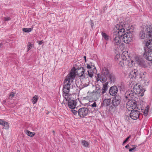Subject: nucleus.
Listing matches in <instances>:
<instances>
[{
  "mask_svg": "<svg viewBox=\"0 0 152 152\" xmlns=\"http://www.w3.org/2000/svg\"><path fill=\"white\" fill-rule=\"evenodd\" d=\"M123 36V40L125 43L128 44L132 41L133 36L131 33L127 32L126 34L124 33Z\"/></svg>",
  "mask_w": 152,
  "mask_h": 152,
  "instance_id": "obj_5",
  "label": "nucleus"
},
{
  "mask_svg": "<svg viewBox=\"0 0 152 152\" xmlns=\"http://www.w3.org/2000/svg\"><path fill=\"white\" fill-rule=\"evenodd\" d=\"M130 137L131 136L129 135V137H127L126 140L123 142V145H124L125 143L128 140Z\"/></svg>",
  "mask_w": 152,
  "mask_h": 152,
  "instance_id": "obj_41",
  "label": "nucleus"
},
{
  "mask_svg": "<svg viewBox=\"0 0 152 152\" xmlns=\"http://www.w3.org/2000/svg\"><path fill=\"white\" fill-rule=\"evenodd\" d=\"M71 96L68 100H64V102L65 101L66 102L68 103V105L69 107L71 109H73L75 107L76 104L75 103L74 101L73 100L71 99Z\"/></svg>",
  "mask_w": 152,
  "mask_h": 152,
  "instance_id": "obj_16",
  "label": "nucleus"
},
{
  "mask_svg": "<svg viewBox=\"0 0 152 152\" xmlns=\"http://www.w3.org/2000/svg\"><path fill=\"white\" fill-rule=\"evenodd\" d=\"M140 86L139 84H136L135 85L133 88V91H134V92H137V94L139 93L140 92Z\"/></svg>",
  "mask_w": 152,
  "mask_h": 152,
  "instance_id": "obj_22",
  "label": "nucleus"
},
{
  "mask_svg": "<svg viewBox=\"0 0 152 152\" xmlns=\"http://www.w3.org/2000/svg\"><path fill=\"white\" fill-rule=\"evenodd\" d=\"M88 113V110L85 107L80 108L78 111L79 116L81 117H83L86 116Z\"/></svg>",
  "mask_w": 152,
  "mask_h": 152,
  "instance_id": "obj_11",
  "label": "nucleus"
},
{
  "mask_svg": "<svg viewBox=\"0 0 152 152\" xmlns=\"http://www.w3.org/2000/svg\"><path fill=\"white\" fill-rule=\"evenodd\" d=\"M138 64L142 66H145V62L142 59H140L138 61Z\"/></svg>",
  "mask_w": 152,
  "mask_h": 152,
  "instance_id": "obj_27",
  "label": "nucleus"
},
{
  "mask_svg": "<svg viewBox=\"0 0 152 152\" xmlns=\"http://www.w3.org/2000/svg\"><path fill=\"white\" fill-rule=\"evenodd\" d=\"M124 63L126 65H127L130 68L132 67L134 64V61L130 60V58L127 60H125Z\"/></svg>",
  "mask_w": 152,
  "mask_h": 152,
  "instance_id": "obj_20",
  "label": "nucleus"
},
{
  "mask_svg": "<svg viewBox=\"0 0 152 152\" xmlns=\"http://www.w3.org/2000/svg\"><path fill=\"white\" fill-rule=\"evenodd\" d=\"M125 24L123 23H121L116 25L115 29L118 30L117 34L120 35H123L125 32Z\"/></svg>",
  "mask_w": 152,
  "mask_h": 152,
  "instance_id": "obj_3",
  "label": "nucleus"
},
{
  "mask_svg": "<svg viewBox=\"0 0 152 152\" xmlns=\"http://www.w3.org/2000/svg\"><path fill=\"white\" fill-rule=\"evenodd\" d=\"M136 107L135 101L132 100L131 99L129 100V101L127 103L126 106V108L129 111L136 109Z\"/></svg>",
  "mask_w": 152,
  "mask_h": 152,
  "instance_id": "obj_6",
  "label": "nucleus"
},
{
  "mask_svg": "<svg viewBox=\"0 0 152 152\" xmlns=\"http://www.w3.org/2000/svg\"><path fill=\"white\" fill-rule=\"evenodd\" d=\"M146 46L149 49L152 50V40H149L146 43Z\"/></svg>",
  "mask_w": 152,
  "mask_h": 152,
  "instance_id": "obj_23",
  "label": "nucleus"
},
{
  "mask_svg": "<svg viewBox=\"0 0 152 152\" xmlns=\"http://www.w3.org/2000/svg\"><path fill=\"white\" fill-rule=\"evenodd\" d=\"M121 55L119 53L117 54L115 56V59L116 60L120 61L121 59Z\"/></svg>",
  "mask_w": 152,
  "mask_h": 152,
  "instance_id": "obj_35",
  "label": "nucleus"
},
{
  "mask_svg": "<svg viewBox=\"0 0 152 152\" xmlns=\"http://www.w3.org/2000/svg\"><path fill=\"white\" fill-rule=\"evenodd\" d=\"M17 152H20V151L19 150H18L17 151Z\"/></svg>",
  "mask_w": 152,
  "mask_h": 152,
  "instance_id": "obj_52",
  "label": "nucleus"
},
{
  "mask_svg": "<svg viewBox=\"0 0 152 152\" xmlns=\"http://www.w3.org/2000/svg\"><path fill=\"white\" fill-rule=\"evenodd\" d=\"M139 72L136 69H132L130 72L129 75V77L130 79L134 80L138 78Z\"/></svg>",
  "mask_w": 152,
  "mask_h": 152,
  "instance_id": "obj_8",
  "label": "nucleus"
},
{
  "mask_svg": "<svg viewBox=\"0 0 152 152\" xmlns=\"http://www.w3.org/2000/svg\"><path fill=\"white\" fill-rule=\"evenodd\" d=\"M128 52L127 51H124L123 52L121 55V58L123 60H127L130 58L129 54H128Z\"/></svg>",
  "mask_w": 152,
  "mask_h": 152,
  "instance_id": "obj_19",
  "label": "nucleus"
},
{
  "mask_svg": "<svg viewBox=\"0 0 152 152\" xmlns=\"http://www.w3.org/2000/svg\"><path fill=\"white\" fill-rule=\"evenodd\" d=\"M147 34L151 37L152 36V25H147L145 30Z\"/></svg>",
  "mask_w": 152,
  "mask_h": 152,
  "instance_id": "obj_17",
  "label": "nucleus"
},
{
  "mask_svg": "<svg viewBox=\"0 0 152 152\" xmlns=\"http://www.w3.org/2000/svg\"><path fill=\"white\" fill-rule=\"evenodd\" d=\"M116 32H117V31H116ZM116 33H117V32H115V33L114 34H115H115Z\"/></svg>",
  "mask_w": 152,
  "mask_h": 152,
  "instance_id": "obj_53",
  "label": "nucleus"
},
{
  "mask_svg": "<svg viewBox=\"0 0 152 152\" xmlns=\"http://www.w3.org/2000/svg\"><path fill=\"white\" fill-rule=\"evenodd\" d=\"M10 20H11L10 18L8 17H6L4 18V21H7Z\"/></svg>",
  "mask_w": 152,
  "mask_h": 152,
  "instance_id": "obj_43",
  "label": "nucleus"
},
{
  "mask_svg": "<svg viewBox=\"0 0 152 152\" xmlns=\"http://www.w3.org/2000/svg\"><path fill=\"white\" fill-rule=\"evenodd\" d=\"M72 112L75 115H76L77 113V111L76 110H75L73 109H72L71 110Z\"/></svg>",
  "mask_w": 152,
  "mask_h": 152,
  "instance_id": "obj_42",
  "label": "nucleus"
},
{
  "mask_svg": "<svg viewBox=\"0 0 152 152\" xmlns=\"http://www.w3.org/2000/svg\"><path fill=\"white\" fill-rule=\"evenodd\" d=\"M102 35L106 41L109 40L110 38V36L105 33L102 32L101 33Z\"/></svg>",
  "mask_w": 152,
  "mask_h": 152,
  "instance_id": "obj_25",
  "label": "nucleus"
},
{
  "mask_svg": "<svg viewBox=\"0 0 152 152\" xmlns=\"http://www.w3.org/2000/svg\"><path fill=\"white\" fill-rule=\"evenodd\" d=\"M84 59H85V61H86V56H84Z\"/></svg>",
  "mask_w": 152,
  "mask_h": 152,
  "instance_id": "obj_48",
  "label": "nucleus"
},
{
  "mask_svg": "<svg viewBox=\"0 0 152 152\" xmlns=\"http://www.w3.org/2000/svg\"><path fill=\"white\" fill-rule=\"evenodd\" d=\"M74 68L75 69V76L76 75L79 77H81L83 76L85 71L83 67H78L76 69L75 67H73L71 70Z\"/></svg>",
  "mask_w": 152,
  "mask_h": 152,
  "instance_id": "obj_9",
  "label": "nucleus"
},
{
  "mask_svg": "<svg viewBox=\"0 0 152 152\" xmlns=\"http://www.w3.org/2000/svg\"><path fill=\"white\" fill-rule=\"evenodd\" d=\"M15 94H16L15 92H11L9 96V98L10 99H12L14 96H15Z\"/></svg>",
  "mask_w": 152,
  "mask_h": 152,
  "instance_id": "obj_37",
  "label": "nucleus"
},
{
  "mask_svg": "<svg viewBox=\"0 0 152 152\" xmlns=\"http://www.w3.org/2000/svg\"><path fill=\"white\" fill-rule=\"evenodd\" d=\"M144 56L147 60L152 61V51L149 50H145Z\"/></svg>",
  "mask_w": 152,
  "mask_h": 152,
  "instance_id": "obj_12",
  "label": "nucleus"
},
{
  "mask_svg": "<svg viewBox=\"0 0 152 152\" xmlns=\"http://www.w3.org/2000/svg\"><path fill=\"white\" fill-rule=\"evenodd\" d=\"M121 101V97L119 96H115L112 101L113 104L115 106H118Z\"/></svg>",
  "mask_w": 152,
  "mask_h": 152,
  "instance_id": "obj_13",
  "label": "nucleus"
},
{
  "mask_svg": "<svg viewBox=\"0 0 152 152\" xmlns=\"http://www.w3.org/2000/svg\"><path fill=\"white\" fill-rule=\"evenodd\" d=\"M26 134L28 136L33 137L35 135V133L34 132H32L28 131H27L26 132Z\"/></svg>",
  "mask_w": 152,
  "mask_h": 152,
  "instance_id": "obj_31",
  "label": "nucleus"
},
{
  "mask_svg": "<svg viewBox=\"0 0 152 152\" xmlns=\"http://www.w3.org/2000/svg\"><path fill=\"white\" fill-rule=\"evenodd\" d=\"M52 132L53 133V134L55 135V131L54 130Z\"/></svg>",
  "mask_w": 152,
  "mask_h": 152,
  "instance_id": "obj_49",
  "label": "nucleus"
},
{
  "mask_svg": "<svg viewBox=\"0 0 152 152\" xmlns=\"http://www.w3.org/2000/svg\"><path fill=\"white\" fill-rule=\"evenodd\" d=\"M94 24L93 23H92V24L91 25L92 27H93V26Z\"/></svg>",
  "mask_w": 152,
  "mask_h": 152,
  "instance_id": "obj_51",
  "label": "nucleus"
},
{
  "mask_svg": "<svg viewBox=\"0 0 152 152\" xmlns=\"http://www.w3.org/2000/svg\"><path fill=\"white\" fill-rule=\"evenodd\" d=\"M146 73L141 72L139 74V78H144L145 77V75H146Z\"/></svg>",
  "mask_w": 152,
  "mask_h": 152,
  "instance_id": "obj_36",
  "label": "nucleus"
},
{
  "mask_svg": "<svg viewBox=\"0 0 152 152\" xmlns=\"http://www.w3.org/2000/svg\"><path fill=\"white\" fill-rule=\"evenodd\" d=\"M142 112L143 113L145 116H146L147 115L148 111V109H145V110H142Z\"/></svg>",
  "mask_w": 152,
  "mask_h": 152,
  "instance_id": "obj_38",
  "label": "nucleus"
},
{
  "mask_svg": "<svg viewBox=\"0 0 152 152\" xmlns=\"http://www.w3.org/2000/svg\"><path fill=\"white\" fill-rule=\"evenodd\" d=\"M119 61V64L121 67H123L125 65H126L124 63V60H122V58L121 60Z\"/></svg>",
  "mask_w": 152,
  "mask_h": 152,
  "instance_id": "obj_34",
  "label": "nucleus"
},
{
  "mask_svg": "<svg viewBox=\"0 0 152 152\" xmlns=\"http://www.w3.org/2000/svg\"><path fill=\"white\" fill-rule=\"evenodd\" d=\"M129 147V144H127V145H126L125 146V148H128Z\"/></svg>",
  "mask_w": 152,
  "mask_h": 152,
  "instance_id": "obj_47",
  "label": "nucleus"
},
{
  "mask_svg": "<svg viewBox=\"0 0 152 152\" xmlns=\"http://www.w3.org/2000/svg\"><path fill=\"white\" fill-rule=\"evenodd\" d=\"M34 45L31 42H28L27 45V51H28L32 48Z\"/></svg>",
  "mask_w": 152,
  "mask_h": 152,
  "instance_id": "obj_26",
  "label": "nucleus"
},
{
  "mask_svg": "<svg viewBox=\"0 0 152 152\" xmlns=\"http://www.w3.org/2000/svg\"><path fill=\"white\" fill-rule=\"evenodd\" d=\"M43 43V41H39L38 42V43L39 45H41Z\"/></svg>",
  "mask_w": 152,
  "mask_h": 152,
  "instance_id": "obj_46",
  "label": "nucleus"
},
{
  "mask_svg": "<svg viewBox=\"0 0 152 152\" xmlns=\"http://www.w3.org/2000/svg\"><path fill=\"white\" fill-rule=\"evenodd\" d=\"M88 75L89 77H92L93 76V74L92 72H90L88 70Z\"/></svg>",
  "mask_w": 152,
  "mask_h": 152,
  "instance_id": "obj_40",
  "label": "nucleus"
},
{
  "mask_svg": "<svg viewBox=\"0 0 152 152\" xmlns=\"http://www.w3.org/2000/svg\"><path fill=\"white\" fill-rule=\"evenodd\" d=\"M32 29L31 28H24L22 30L25 32H29L31 31Z\"/></svg>",
  "mask_w": 152,
  "mask_h": 152,
  "instance_id": "obj_32",
  "label": "nucleus"
},
{
  "mask_svg": "<svg viewBox=\"0 0 152 152\" xmlns=\"http://www.w3.org/2000/svg\"><path fill=\"white\" fill-rule=\"evenodd\" d=\"M98 91L99 92V91H102V94H104V93H105L106 92V91H107V90H105L104 89H101L100 88H99L98 89Z\"/></svg>",
  "mask_w": 152,
  "mask_h": 152,
  "instance_id": "obj_39",
  "label": "nucleus"
},
{
  "mask_svg": "<svg viewBox=\"0 0 152 152\" xmlns=\"http://www.w3.org/2000/svg\"><path fill=\"white\" fill-rule=\"evenodd\" d=\"M82 143L83 145L85 147H88L89 145V143L88 142L85 140H83L82 141Z\"/></svg>",
  "mask_w": 152,
  "mask_h": 152,
  "instance_id": "obj_30",
  "label": "nucleus"
},
{
  "mask_svg": "<svg viewBox=\"0 0 152 152\" xmlns=\"http://www.w3.org/2000/svg\"><path fill=\"white\" fill-rule=\"evenodd\" d=\"M131 147L129 148V151L130 152H133L136 149L137 146L135 145H131Z\"/></svg>",
  "mask_w": 152,
  "mask_h": 152,
  "instance_id": "obj_29",
  "label": "nucleus"
},
{
  "mask_svg": "<svg viewBox=\"0 0 152 152\" xmlns=\"http://www.w3.org/2000/svg\"><path fill=\"white\" fill-rule=\"evenodd\" d=\"M140 36L141 39H144L145 37V34L143 31H141L140 34Z\"/></svg>",
  "mask_w": 152,
  "mask_h": 152,
  "instance_id": "obj_33",
  "label": "nucleus"
},
{
  "mask_svg": "<svg viewBox=\"0 0 152 152\" xmlns=\"http://www.w3.org/2000/svg\"><path fill=\"white\" fill-rule=\"evenodd\" d=\"M87 67L88 69H90L92 68L91 66L89 64H88L87 65Z\"/></svg>",
  "mask_w": 152,
  "mask_h": 152,
  "instance_id": "obj_45",
  "label": "nucleus"
},
{
  "mask_svg": "<svg viewBox=\"0 0 152 152\" xmlns=\"http://www.w3.org/2000/svg\"><path fill=\"white\" fill-rule=\"evenodd\" d=\"M102 74L110 79V81H114L115 78L114 75L112 73H110L108 69L104 67L103 69Z\"/></svg>",
  "mask_w": 152,
  "mask_h": 152,
  "instance_id": "obj_4",
  "label": "nucleus"
},
{
  "mask_svg": "<svg viewBox=\"0 0 152 152\" xmlns=\"http://www.w3.org/2000/svg\"><path fill=\"white\" fill-rule=\"evenodd\" d=\"M131 111L130 116L132 119L136 120L140 116V113L138 110L135 109Z\"/></svg>",
  "mask_w": 152,
  "mask_h": 152,
  "instance_id": "obj_7",
  "label": "nucleus"
},
{
  "mask_svg": "<svg viewBox=\"0 0 152 152\" xmlns=\"http://www.w3.org/2000/svg\"><path fill=\"white\" fill-rule=\"evenodd\" d=\"M2 45V44L0 43V47H1Z\"/></svg>",
  "mask_w": 152,
  "mask_h": 152,
  "instance_id": "obj_50",
  "label": "nucleus"
},
{
  "mask_svg": "<svg viewBox=\"0 0 152 152\" xmlns=\"http://www.w3.org/2000/svg\"><path fill=\"white\" fill-rule=\"evenodd\" d=\"M111 102V99L110 98L105 99L104 100L102 105L104 106L109 105Z\"/></svg>",
  "mask_w": 152,
  "mask_h": 152,
  "instance_id": "obj_21",
  "label": "nucleus"
},
{
  "mask_svg": "<svg viewBox=\"0 0 152 152\" xmlns=\"http://www.w3.org/2000/svg\"><path fill=\"white\" fill-rule=\"evenodd\" d=\"M137 92H134L132 90H129L126 91L125 93V97L127 99H131V98L134 96L135 94H137Z\"/></svg>",
  "mask_w": 152,
  "mask_h": 152,
  "instance_id": "obj_10",
  "label": "nucleus"
},
{
  "mask_svg": "<svg viewBox=\"0 0 152 152\" xmlns=\"http://www.w3.org/2000/svg\"><path fill=\"white\" fill-rule=\"evenodd\" d=\"M75 70L74 68L71 70L65 79L64 82L65 84L63 86V91L64 93L63 95L64 101L68 100L72 96L71 94H69V93L70 91V85L75 77Z\"/></svg>",
  "mask_w": 152,
  "mask_h": 152,
  "instance_id": "obj_1",
  "label": "nucleus"
},
{
  "mask_svg": "<svg viewBox=\"0 0 152 152\" xmlns=\"http://www.w3.org/2000/svg\"><path fill=\"white\" fill-rule=\"evenodd\" d=\"M92 106L93 107H96V104L95 102H94V103L92 104Z\"/></svg>",
  "mask_w": 152,
  "mask_h": 152,
  "instance_id": "obj_44",
  "label": "nucleus"
},
{
  "mask_svg": "<svg viewBox=\"0 0 152 152\" xmlns=\"http://www.w3.org/2000/svg\"><path fill=\"white\" fill-rule=\"evenodd\" d=\"M122 36L123 35L117 34V33L114 34L112 42L114 46H120Z\"/></svg>",
  "mask_w": 152,
  "mask_h": 152,
  "instance_id": "obj_2",
  "label": "nucleus"
},
{
  "mask_svg": "<svg viewBox=\"0 0 152 152\" xmlns=\"http://www.w3.org/2000/svg\"><path fill=\"white\" fill-rule=\"evenodd\" d=\"M97 80L98 81H99L102 83L106 82L107 77L104 75H103L102 74L100 75L98 74L97 75Z\"/></svg>",
  "mask_w": 152,
  "mask_h": 152,
  "instance_id": "obj_15",
  "label": "nucleus"
},
{
  "mask_svg": "<svg viewBox=\"0 0 152 152\" xmlns=\"http://www.w3.org/2000/svg\"><path fill=\"white\" fill-rule=\"evenodd\" d=\"M108 82H105L103 84L102 89L105 90H107V87L108 86Z\"/></svg>",
  "mask_w": 152,
  "mask_h": 152,
  "instance_id": "obj_28",
  "label": "nucleus"
},
{
  "mask_svg": "<svg viewBox=\"0 0 152 152\" xmlns=\"http://www.w3.org/2000/svg\"><path fill=\"white\" fill-rule=\"evenodd\" d=\"M0 125L2 126L5 129H8L9 128V124L7 121H5L3 119H0Z\"/></svg>",
  "mask_w": 152,
  "mask_h": 152,
  "instance_id": "obj_18",
  "label": "nucleus"
},
{
  "mask_svg": "<svg viewBox=\"0 0 152 152\" xmlns=\"http://www.w3.org/2000/svg\"><path fill=\"white\" fill-rule=\"evenodd\" d=\"M39 99V97L37 95H34L32 99V102L33 104H36L37 102Z\"/></svg>",
  "mask_w": 152,
  "mask_h": 152,
  "instance_id": "obj_24",
  "label": "nucleus"
},
{
  "mask_svg": "<svg viewBox=\"0 0 152 152\" xmlns=\"http://www.w3.org/2000/svg\"><path fill=\"white\" fill-rule=\"evenodd\" d=\"M118 89L116 86H113L111 87L109 90V93L112 96L115 95L117 93Z\"/></svg>",
  "mask_w": 152,
  "mask_h": 152,
  "instance_id": "obj_14",
  "label": "nucleus"
}]
</instances>
